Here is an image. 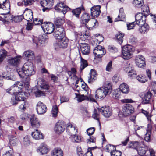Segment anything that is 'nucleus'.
<instances>
[{"label": "nucleus", "instance_id": "nucleus-42", "mask_svg": "<svg viewBox=\"0 0 156 156\" xmlns=\"http://www.w3.org/2000/svg\"><path fill=\"white\" fill-rule=\"evenodd\" d=\"M124 36L123 33L119 32L118 34L116 35V37L117 42L119 44H121L123 41V38Z\"/></svg>", "mask_w": 156, "mask_h": 156}, {"label": "nucleus", "instance_id": "nucleus-58", "mask_svg": "<svg viewBox=\"0 0 156 156\" xmlns=\"http://www.w3.org/2000/svg\"><path fill=\"white\" fill-rule=\"evenodd\" d=\"M142 113L146 116L148 120L151 121V118L152 116L151 113L143 109H142Z\"/></svg>", "mask_w": 156, "mask_h": 156}, {"label": "nucleus", "instance_id": "nucleus-7", "mask_svg": "<svg viewBox=\"0 0 156 156\" xmlns=\"http://www.w3.org/2000/svg\"><path fill=\"white\" fill-rule=\"evenodd\" d=\"M55 9L57 11L62 12L63 16L66 13L67 11L70 10L69 8L62 2H60L57 4L55 7Z\"/></svg>", "mask_w": 156, "mask_h": 156}, {"label": "nucleus", "instance_id": "nucleus-40", "mask_svg": "<svg viewBox=\"0 0 156 156\" xmlns=\"http://www.w3.org/2000/svg\"><path fill=\"white\" fill-rule=\"evenodd\" d=\"M64 22V20L63 18L58 17L55 20L54 23L56 27H62L61 25Z\"/></svg>", "mask_w": 156, "mask_h": 156}, {"label": "nucleus", "instance_id": "nucleus-30", "mask_svg": "<svg viewBox=\"0 0 156 156\" xmlns=\"http://www.w3.org/2000/svg\"><path fill=\"white\" fill-rule=\"evenodd\" d=\"M37 83L42 89L48 90L49 87V86L44 81V80L41 78L38 79Z\"/></svg>", "mask_w": 156, "mask_h": 156}, {"label": "nucleus", "instance_id": "nucleus-57", "mask_svg": "<svg viewBox=\"0 0 156 156\" xmlns=\"http://www.w3.org/2000/svg\"><path fill=\"white\" fill-rule=\"evenodd\" d=\"M23 142L25 145L28 146L30 143L29 137L27 136H25L23 138Z\"/></svg>", "mask_w": 156, "mask_h": 156}, {"label": "nucleus", "instance_id": "nucleus-8", "mask_svg": "<svg viewBox=\"0 0 156 156\" xmlns=\"http://www.w3.org/2000/svg\"><path fill=\"white\" fill-rule=\"evenodd\" d=\"M147 14H143L142 13H138L135 16L136 23L138 25H142L145 23Z\"/></svg>", "mask_w": 156, "mask_h": 156}, {"label": "nucleus", "instance_id": "nucleus-39", "mask_svg": "<svg viewBox=\"0 0 156 156\" xmlns=\"http://www.w3.org/2000/svg\"><path fill=\"white\" fill-rule=\"evenodd\" d=\"M90 17L89 14L87 13H84L82 14L81 20L82 21L86 24L90 20Z\"/></svg>", "mask_w": 156, "mask_h": 156}, {"label": "nucleus", "instance_id": "nucleus-25", "mask_svg": "<svg viewBox=\"0 0 156 156\" xmlns=\"http://www.w3.org/2000/svg\"><path fill=\"white\" fill-rule=\"evenodd\" d=\"M48 151L47 145L44 144H41L37 149V151L41 155L47 154Z\"/></svg>", "mask_w": 156, "mask_h": 156}, {"label": "nucleus", "instance_id": "nucleus-19", "mask_svg": "<svg viewBox=\"0 0 156 156\" xmlns=\"http://www.w3.org/2000/svg\"><path fill=\"white\" fill-rule=\"evenodd\" d=\"M86 26L89 30L96 28L98 25V22L94 19L90 20L85 24Z\"/></svg>", "mask_w": 156, "mask_h": 156}, {"label": "nucleus", "instance_id": "nucleus-17", "mask_svg": "<svg viewBox=\"0 0 156 156\" xmlns=\"http://www.w3.org/2000/svg\"><path fill=\"white\" fill-rule=\"evenodd\" d=\"M99 110L104 116L106 117H109L112 114V110L109 106L102 107Z\"/></svg>", "mask_w": 156, "mask_h": 156}, {"label": "nucleus", "instance_id": "nucleus-6", "mask_svg": "<svg viewBox=\"0 0 156 156\" xmlns=\"http://www.w3.org/2000/svg\"><path fill=\"white\" fill-rule=\"evenodd\" d=\"M41 27L44 32L47 34L52 33L55 29L54 24L49 22H44L41 24Z\"/></svg>", "mask_w": 156, "mask_h": 156}, {"label": "nucleus", "instance_id": "nucleus-45", "mask_svg": "<svg viewBox=\"0 0 156 156\" xmlns=\"http://www.w3.org/2000/svg\"><path fill=\"white\" fill-rule=\"evenodd\" d=\"M2 5L3 6H4L5 7H6V6H8L9 7V10L8 12L7 13H6V14H5V16H4V17L6 18V20H9L11 16V15L8 13L10 12V4L9 3H8L7 2H3Z\"/></svg>", "mask_w": 156, "mask_h": 156}, {"label": "nucleus", "instance_id": "nucleus-29", "mask_svg": "<svg viewBox=\"0 0 156 156\" xmlns=\"http://www.w3.org/2000/svg\"><path fill=\"white\" fill-rule=\"evenodd\" d=\"M138 30L140 33L142 34L147 33L149 29V25L145 23L142 25H139Z\"/></svg>", "mask_w": 156, "mask_h": 156}, {"label": "nucleus", "instance_id": "nucleus-32", "mask_svg": "<svg viewBox=\"0 0 156 156\" xmlns=\"http://www.w3.org/2000/svg\"><path fill=\"white\" fill-rule=\"evenodd\" d=\"M24 55L29 60H32L35 58V55L33 51L31 50H27L23 53Z\"/></svg>", "mask_w": 156, "mask_h": 156}, {"label": "nucleus", "instance_id": "nucleus-56", "mask_svg": "<svg viewBox=\"0 0 156 156\" xmlns=\"http://www.w3.org/2000/svg\"><path fill=\"white\" fill-rule=\"evenodd\" d=\"M111 156H121V152L120 151L115 150H113L112 152H110Z\"/></svg>", "mask_w": 156, "mask_h": 156}, {"label": "nucleus", "instance_id": "nucleus-53", "mask_svg": "<svg viewBox=\"0 0 156 156\" xmlns=\"http://www.w3.org/2000/svg\"><path fill=\"white\" fill-rule=\"evenodd\" d=\"M136 78L139 81L142 83H144L147 81L146 78L144 76L139 75L137 76Z\"/></svg>", "mask_w": 156, "mask_h": 156}, {"label": "nucleus", "instance_id": "nucleus-55", "mask_svg": "<svg viewBox=\"0 0 156 156\" xmlns=\"http://www.w3.org/2000/svg\"><path fill=\"white\" fill-rule=\"evenodd\" d=\"M34 93L36 97H41L45 96V93L43 91L37 90L34 92Z\"/></svg>", "mask_w": 156, "mask_h": 156}, {"label": "nucleus", "instance_id": "nucleus-3", "mask_svg": "<svg viewBox=\"0 0 156 156\" xmlns=\"http://www.w3.org/2000/svg\"><path fill=\"white\" fill-rule=\"evenodd\" d=\"M137 151L138 154L140 156H154L155 152L152 148L147 150V147L143 143L140 145V147L137 149Z\"/></svg>", "mask_w": 156, "mask_h": 156}, {"label": "nucleus", "instance_id": "nucleus-46", "mask_svg": "<svg viewBox=\"0 0 156 156\" xmlns=\"http://www.w3.org/2000/svg\"><path fill=\"white\" fill-rule=\"evenodd\" d=\"M87 65L88 64L87 61L81 57L80 66L81 71H82L83 70Z\"/></svg>", "mask_w": 156, "mask_h": 156}, {"label": "nucleus", "instance_id": "nucleus-4", "mask_svg": "<svg viewBox=\"0 0 156 156\" xmlns=\"http://www.w3.org/2000/svg\"><path fill=\"white\" fill-rule=\"evenodd\" d=\"M76 98L79 102L87 100L92 102H95V100L93 98L92 95L91 94H85L84 93L81 92L79 94L75 93Z\"/></svg>", "mask_w": 156, "mask_h": 156}, {"label": "nucleus", "instance_id": "nucleus-26", "mask_svg": "<svg viewBox=\"0 0 156 156\" xmlns=\"http://www.w3.org/2000/svg\"><path fill=\"white\" fill-rule=\"evenodd\" d=\"M31 135L33 138L35 140L43 139L44 136L42 133L38 129H36L31 133Z\"/></svg>", "mask_w": 156, "mask_h": 156}, {"label": "nucleus", "instance_id": "nucleus-10", "mask_svg": "<svg viewBox=\"0 0 156 156\" xmlns=\"http://www.w3.org/2000/svg\"><path fill=\"white\" fill-rule=\"evenodd\" d=\"M93 53L96 57L100 58L106 53V51L102 47L98 45L94 50Z\"/></svg>", "mask_w": 156, "mask_h": 156}, {"label": "nucleus", "instance_id": "nucleus-50", "mask_svg": "<svg viewBox=\"0 0 156 156\" xmlns=\"http://www.w3.org/2000/svg\"><path fill=\"white\" fill-rule=\"evenodd\" d=\"M81 8H78L74 9L72 11V12L73 15L76 17H79V16L81 12Z\"/></svg>", "mask_w": 156, "mask_h": 156}, {"label": "nucleus", "instance_id": "nucleus-54", "mask_svg": "<svg viewBox=\"0 0 156 156\" xmlns=\"http://www.w3.org/2000/svg\"><path fill=\"white\" fill-rule=\"evenodd\" d=\"M2 78H4L5 79H7L8 80H13V78L10 76H0V86H2L3 83V80H2Z\"/></svg>", "mask_w": 156, "mask_h": 156}, {"label": "nucleus", "instance_id": "nucleus-36", "mask_svg": "<svg viewBox=\"0 0 156 156\" xmlns=\"http://www.w3.org/2000/svg\"><path fill=\"white\" fill-rule=\"evenodd\" d=\"M119 89L123 93H127L129 90L128 85L125 83H123L120 85Z\"/></svg>", "mask_w": 156, "mask_h": 156}, {"label": "nucleus", "instance_id": "nucleus-9", "mask_svg": "<svg viewBox=\"0 0 156 156\" xmlns=\"http://www.w3.org/2000/svg\"><path fill=\"white\" fill-rule=\"evenodd\" d=\"M53 32V35L56 39L66 36L64 29L62 27H55Z\"/></svg>", "mask_w": 156, "mask_h": 156}, {"label": "nucleus", "instance_id": "nucleus-61", "mask_svg": "<svg viewBox=\"0 0 156 156\" xmlns=\"http://www.w3.org/2000/svg\"><path fill=\"white\" fill-rule=\"evenodd\" d=\"M13 86L15 88L16 87H17V90H21L23 87V83L21 82H16Z\"/></svg>", "mask_w": 156, "mask_h": 156}, {"label": "nucleus", "instance_id": "nucleus-24", "mask_svg": "<svg viewBox=\"0 0 156 156\" xmlns=\"http://www.w3.org/2000/svg\"><path fill=\"white\" fill-rule=\"evenodd\" d=\"M81 52L83 54L87 55L90 51V49L88 44L86 43H81L80 44Z\"/></svg>", "mask_w": 156, "mask_h": 156}, {"label": "nucleus", "instance_id": "nucleus-22", "mask_svg": "<svg viewBox=\"0 0 156 156\" xmlns=\"http://www.w3.org/2000/svg\"><path fill=\"white\" fill-rule=\"evenodd\" d=\"M89 75V76L88 78L87 81L89 83H92L96 80L97 75L96 71L93 69L91 70Z\"/></svg>", "mask_w": 156, "mask_h": 156}, {"label": "nucleus", "instance_id": "nucleus-16", "mask_svg": "<svg viewBox=\"0 0 156 156\" xmlns=\"http://www.w3.org/2000/svg\"><path fill=\"white\" fill-rule=\"evenodd\" d=\"M48 36L46 35H44L41 37L39 39L35 38L33 39V41L37 46H41L42 44H44L47 41Z\"/></svg>", "mask_w": 156, "mask_h": 156}, {"label": "nucleus", "instance_id": "nucleus-44", "mask_svg": "<svg viewBox=\"0 0 156 156\" xmlns=\"http://www.w3.org/2000/svg\"><path fill=\"white\" fill-rule=\"evenodd\" d=\"M58 112V109L57 106L53 105L51 113V116L54 118L56 117L57 116Z\"/></svg>", "mask_w": 156, "mask_h": 156}, {"label": "nucleus", "instance_id": "nucleus-1", "mask_svg": "<svg viewBox=\"0 0 156 156\" xmlns=\"http://www.w3.org/2000/svg\"><path fill=\"white\" fill-rule=\"evenodd\" d=\"M17 72L21 78L24 77L26 76H30L35 73L33 64L30 62L25 63L21 69H17Z\"/></svg>", "mask_w": 156, "mask_h": 156}, {"label": "nucleus", "instance_id": "nucleus-18", "mask_svg": "<svg viewBox=\"0 0 156 156\" xmlns=\"http://www.w3.org/2000/svg\"><path fill=\"white\" fill-rule=\"evenodd\" d=\"M23 18L27 21H32L33 19V12L31 10L28 8H26L24 12Z\"/></svg>", "mask_w": 156, "mask_h": 156}, {"label": "nucleus", "instance_id": "nucleus-31", "mask_svg": "<svg viewBox=\"0 0 156 156\" xmlns=\"http://www.w3.org/2000/svg\"><path fill=\"white\" fill-rule=\"evenodd\" d=\"M125 15L124 12V10L122 8H120L119 10V14L118 17L115 20V22L118 21H123L125 20Z\"/></svg>", "mask_w": 156, "mask_h": 156}, {"label": "nucleus", "instance_id": "nucleus-59", "mask_svg": "<svg viewBox=\"0 0 156 156\" xmlns=\"http://www.w3.org/2000/svg\"><path fill=\"white\" fill-rule=\"evenodd\" d=\"M23 5L26 6L32 5L34 2V0H23Z\"/></svg>", "mask_w": 156, "mask_h": 156}, {"label": "nucleus", "instance_id": "nucleus-48", "mask_svg": "<svg viewBox=\"0 0 156 156\" xmlns=\"http://www.w3.org/2000/svg\"><path fill=\"white\" fill-rule=\"evenodd\" d=\"M131 70H129L128 72V76L130 79H133L136 77V72L133 69H132L131 67Z\"/></svg>", "mask_w": 156, "mask_h": 156}, {"label": "nucleus", "instance_id": "nucleus-49", "mask_svg": "<svg viewBox=\"0 0 156 156\" xmlns=\"http://www.w3.org/2000/svg\"><path fill=\"white\" fill-rule=\"evenodd\" d=\"M18 139L16 137L13 136H10L9 140V142L11 144L14 146L18 142Z\"/></svg>", "mask_w": 156, "mask_h": 156}, {"label": "nucleus", "instance_id": "nucleus-23", "mask_svg": "<svg viewBox=\"0 0 156 156\" xmlns=\"http://www.w3.org/2000/svg\"><path fill=\"white\" fill-rule=\"evenodd\" d=\"M31 124L32 127L38 128L40 125V122L35 115H33L30 119Z\"/></svg>", "mask_w": 156, "mask_h": 156}, {"label": "nucleus", "instance_id": "nucleus-15", "mask_svg": "<svg viewBox=\"0 0 156 156\" xmlns=\"http://www.w3.org/2000/svg\"><path fill=\"white\" fill-rule=\"evenodd\" d=\"M77 130L76 127L75 125L70 123L67 124L66 132L71 136L76 135L77 133Z\"/></svg>", "mask_w": 156, "mask_h": 156}, {"label": "nucleus", "instance_id": "nucleus-20", "mask_svg": "<svg viewBox=\"0 0 156 156\" xmlns=\"http://www.w3.org/2000/svg\"><path fill=\"white\" fill-rule=\"evenodd\" d=\"M134 108L130 104H126L122 107L123 114L127 115L133 112Z\"/></svg>", "mask_w": 156, "mask_h": 156}, {"label": "nucleus", "instance_id": "nucleus-5", "mask_svg": "<svg viewBox=\"0 0 156 156\" xmlns=\"http://www.w3.org/2000/svg\"><path fill=\"white\" fill-rule=\"evenodd\" d=\"M122 52L123 57L124 59H129L133 53L132 46L129 45L124 46L123 47Z\"/></svg>", "mask_w": 156, "mask_h": 156}, {"label": "nucleus", "instance_id": "nucleus-51", "mask_svg": "<svg viewBox=\"0 0 156 156\" xmlns=\"http://www.w3.org/2000/svg\"><path fill=\"white\" fill-rule=\"evenodd\" d=\"M7 52L4 49H2L0 51V63L2 62L4 58L7 55Z\"/></svg>", "mask_w": 156, "mask_h": 156}, {"label": "nucleus", "instance_id": "nucleus-34", "mask_svg": "<svg viewBox=\"0 0 156 156\" xmlns=\"http://www.w3.org/2000/svg\"><path fill=\"white\" fill-rule=\"evenodd\" d=\"M132 4L135 8H139L143 6L144 2L143 0H133Z\"/></svg>", "mask_w": 156, "mask_h": 156}, {"label": "nucleus", "instance_id": "nucleus-63", "mask_svg": "<svg viewBox=\"0 0 156 156\" xmlns=\"http://www.w3.org/2000/svg\"><path fill=\"white\" fill-rule=\"evenodd\" d=\"M95 129L94 127H91L88 129L87 130V134L89 136L93 134L94 132Z\"/></svg>", "mask_w": 156, "mask_h": 156}, {"label": "nucleus", "instance_id": "nucleus-14", "mask_svg": "<svg viewBox=\"0 0 156 156\" xmlns=\"http://www.w3.org/2000/svg\"><path fill=\"white\" fill-rule=\"evenodd\" d=\"M36 109L37 113L39 115L44 114L47 110L46 105L41 101H39L37 104Z\"/></svg>", "mask_w": 156, "mask_h": 156}, {"label": "nucleus", "instance_id": "nucleus-12", "mask_svg": "<svg viewBox=\"0 0 156 156\" xmlns=\"http://www.w3.org/2000/svg\"><path fill=\"white\" fill-rule=\"evenodd\" d=\"M135 61L136 65L139 67H143L145 65V58L142 55H139L136 56Z\"/></svg>", "mask_w": 156, "mask_h": 156}, {"label": "nucleus", "instance_id": "nucleus-13", "mask_svg": "<svg viewBox=\"0 0 156 156\" xmlns=\"http://www.w3.org/2000/svg\"><path fill=\"white\" fill-rule=\"evenodd\" d=\"M57 39L58 40L56 43V45L58 47L61 48H65L67 47L68 40L66 36Z\"/></svg>", "mask_w": 156, "mask_h": 156}, {"label": "nucleus", "instance_id": "nucleus-37", "mask_svg": "<svg viewBox=\"0 0 156 156\" xmlns=\"http://www.w3.org/2000/svg\"><path fill=\"white\" fill-rule=\"evenodd\" d=\"M143 143L141 142H139L137 141L131 142L129 144V148L136 149L137 150V148L140 147V145Z\"/></svg>", "mask_w": 156, "mask_h": 156}, {"label": "nucleus", "instance_id": "nucleus-47", "mask_svg": "<svg viewBox=\"0 0 156 156\" xmlns=\"http://www.w3.org/2000/svg\"><path fill=\"white\" fill-rule=\"evenodd\" d=\"M81 92L84 93L85 94H90L89 93V88L87 85L85 83L81 84Z\"/></svg>", "mask_w": 156, "mask_h": 156}, {"label": "nucleus", "instance_id": "nucleus-62", "mask_svg": "<svg viewBox=\"0 0 156 156\" xmlns=\"http://www.w3.org/2000/svg\"><path fill=\"white\" fill-rule=\"evenodd\" d=\"M23 16H15L12 19V20L15 22H19L21 21L22 20Z\"/></svg>", "mask_w": 156, "mask_h": 156}, {"label": "nucleus", "instance_id": "nucleus-2", "mask_svg": "<svg viewBox=\"0 0 156 156\" xmlns=\"http://www.w3.org/2000/svg\"><path fill=\"white\" fill-rule=\"evenodd\" d=\"M112 91V85L110 83H108L104 87L98 88L97 90L95 97L98 98L103 99L106 95L110 94Z\"/></svg>", "mask_w": 156, "mask_h": 156}, {"label": "nucleus", "instance_id": "nucleus-64", "mask_svg": "<svg viewBox=\"0 0 156 156\" xmlns=\"http://www.w3.org/2000/svg\"><path fill=\"white\" fill-rule=\"evenodd\" d=\"M33 22L35 25L41 24V25L43 23H42V20L40 19L37 18L34 19L33 20Z\"/></svg>", "mask_w": 156, "mask_h": 156}, {"label": "nucleus", "instance_id": "nucleus-43", "mask_svg": "<svg viewBox=\"0 0 156 156\" xmlns=\"http://www.w3.org/2000/svg\"><path fill=\"white\" fill-rule=\"evenodd\" d=\"M25 94L23 93L19 92L16 94L15 96L18 101H24L25 99Z\"/></svg>", "mask_w": 156, "mask_h": 156}, {"label": "nucleus", "instance_id": "nucleus-11", "mask_svg": "<svg viewBox=\"0 0 156 156\" xmlns=\"http://www.w3.org/2000/svg\"><path fill=\"white\" fill-rule=\"evenodd\" d=\"M65 129L64 122L59 121L55 125L54 130L56 133L60 134L64 131Z\"/></svg>", "mask_w": 156, "mask_h": 156}, {"label": "nucleus", "instance_id": "nucleus-33", "mask_svg": "<svg viewBox=\"0 0 156 156\" xmlns=\"http://www.w3.org/2000/svg\"><path fill=\"white\" fill-rule=\"evenodd\" d=\"M53 0H43L41 2V4L42 7L48 6L51 7L54 4Z\"/></svg>", "mask_w": 156, "mask_h": 156}, {"label": "nucleus", "instance_id": "nucleus-38", "mask_svg": "<svg viewBox=\"0 0 156 156\" xmlns=\"http://www.w3.org/2000/svg\"><path fill=\"white\" fill-rule=\"evenodd\" d=\"M6 91L7 92L11 95L13 94L14 95H16L19 91V90H17V87H16L15 88V87L13 86L10 88L6 89Z\"/></svg>", "mask_w": 156, "mask_h": 156}, {"label": "nucleus", "instance_id": "nucleus-52", "mask_svg": "<svg viewBox=\"0 0 156 156\" xmlns=\"http://www.w3.org/2000/svg\"><path fill=\"white\" fill-rule=\"evenodd\" d=\"M72 140L74 142H79L81 140V137L80 136L77 135L76 134L72 136Z\"/></svg>", "mask_w": 156, "mask_h": 156}, {"label": "nucleus", "instance_id": "nucleus-21", "mask_svg": "<svg viewBox=\"0 0 156 156\" xmlns=\"http://www.w3.org/2000/svg\"><path fill=\"white\" fill-rule=\"evenodd\" d=\"M100 7V5L94 6L92 7L90 9L91 16L94 17L98 16L101 13Z\"/></svg>", "mask_w": 156, "mask_h": 156}, {"label": "nucleus", "instance_id": "nucleus-35", "mask_svg": "<svg viewBox=\"0 0 156 156\" xmlns=\"http://www.w3.org/2000/svg\"><path fill=\"white\" fill-rule=\"evenodd\" d=\"M62 151L60 148H55L52 151L51 156H63Z\"/></svg>", "mask_w": 156, "mask_h": 156}, {"label": "nucleus", "instance_id": "nucleus-41", "mask_svg": "<svg viewBox=\"0 0 156 156\" xmlns=\"http://www.w3.org/2000/svg\"><path fill=\"white\" fill-rule=\"evenodd\" d=\"M149 129L147 130V133L145 135L144 140L147 142H149L150 141L151 134V127L150 125L149 126Z\"/></svg>", "mask_w": 156, "mask_h": 156}, {"label": "nucleus", "instance_id": "nucleus-28", "mask_svg": "<svg viewBox=\"0 0 156 156\" xmlns=\"http://www.w3.org/2000/svg\"><path fill=\"white\" fill-rule=\"evenodd\" d=\"M152 94L149 92H147L144 94V96L142 97V102L143 104H147L149 103Z\"/></svg>", "mask_w": 156, "mask_h": 156}, {"label": "nucleus", "instance_id": "nucleus-60", "mask_svg": "<svg viewBox=\"0 0 156 156\" xmlns=\"http://www.w3.org/2000/svg\"><path fill=\"white\" fill-rule=\"evenodd\" d=\"M28 103L27 102H23L19 106V109L21 110L24 111L26 109V108L28 106Z\"/></svg>", "mask_w": 156, "mask_h": 156}, {"label": "nucleus", "instance_id": "nucleus-27", "mask_svg": "<svg viewBox=\"0 0 156 156\" xmlns=\"http://www.w3.org/2000/svg\"><path fill=\"white\" fill-rule=\"evenodd\" d=\"M20 58L21 57L19 56L11 58L8 60V62L12 66H17L20 63Z\"/></svg>", "mask_w": 156, "mask_h": 156}]
</instances>
